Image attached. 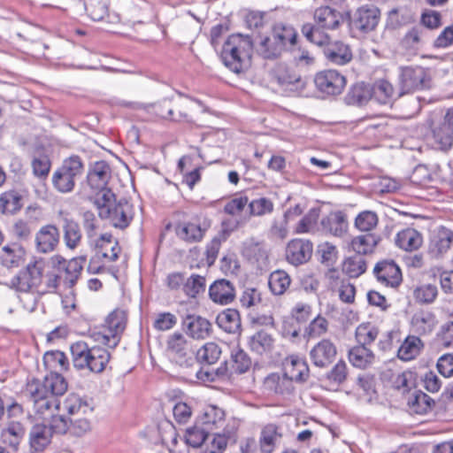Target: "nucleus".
Instances as JSON below:
<instances>
[{
    "label": "nucleus",
    "mask_w": 453,
    "mask_h": 453,
    "mask_svg": "<svg viewBox=\"0 0 453 453\" xmlns=\"http://www.w3.org/2000/svg\"><path fill=\"white\" fill-rule=\"evenodd\" d=\"M67 387L65 379L58 372L47 374L43 380L34 379L27 384L26 393L33 403L35 413L44 419L50 418L48 428L51 434H69L70 417L55 413L60 407L58 397L66 392Z\"/></svg>",
    "instance_id": "f257e3e1"
},
{
    "label": "nucleus",
    "mask_w": 453,
    "mask_h": 453,
    "mask_svg": "<svg viewBox=\"0 0 453 453\" xmlns=\"http://www.w3.org/2000/svg\"><path fill=\"white\" fill-rule=\"evenodd\" d=\"M253 42L249 35L233 34L223 45L221 59L235 73H242L250 64Z\"/></svg>",
    "instance_id": "f03ea898"
},
{
    "label": "nucleus",
    "mask_w": 453,
    "mask_h": 453,
    "mask_svg": "<svg viewBox=\"0 0 453 453\" xmlns=\"http://www.w3.org/2000/svg\"><path fill=\"white\" fill-rule=\"evenodd\" d=\"M95 205L98 211V216L102 219L108 220L115 228L124 229L133 219V205L125 199L117 201L112 191L95 197Z\"/></svg>",
    "instance_id": "7ed1b4c3"
},
{
    "label": "nucleus",
    "mask_w": 453,
    "mask_h": 453,
    "mask_svg": "<svg viewBox=\"0 0 453 453\" xmlns=\"http://www.w3.org/2000/svg\"><path fill=\"white\" fill-rule=\"evenodd\" d=\"M315 24L306 23L302 27V34L306 39L317 45H323L328 41V36L322 30H334L343 21V16L328 6L318 8L314 12Z\"/></svg>",
    "instance_id": "20e7f679"
},
{
    "label": "nucleus",
    "mask_w": 453,
    "mask_h": 453,
    "mask_svg": "<svg viewBox=\"0 0 453 453\" xmlns=\"http://www.w3.org/2000/svg\"><path fill=\"white\" fill-rule=\"evenodd\" d=\"M72 361L77 370L102 372L110 360V353L104 348L88 347L85 342H76L70 348Z\"/></svg>",
    "instance_id": "39448f33"
},
{
    "label": "nucleus",
    "mask_w": 453,
    "mask_h": 453,
    "mask_svg": "<svg viewBox=\"0 0 453 453\" xmlns=\"http://www.w3.org/2000/svg\"><path fill=\"white\" fill-rule=\"evenodd\" d=\"M297 33L294 27L286 25H276L272 34L261 39L256 47L257 52L266 59L279 57L288 44L295 45Z\"/></svg>",
    "instance_id": "423d86ee"
},
{
    "label": "nucleus",
    "mask_w": 453,
    "mask_h": 453,
    "mask_svg": "<svg viewBox=\"0 0 453 453\" xmlns=\"http://www.w3.org/2000/svg\"><path fill=\"white\" fill-rule=\"evenodd\" d=\"M88 244L96 251L88 265V271L93 274L101 273L104 270V260L115 262L121 251L118 240L109 233L100 234Z\"/></svg>",
    "instance_id": "0eeeda50"
},
{
    "label": "nucleus",
    "mask_w": 453,
    "mask_h": 453,
    "mask_svg": "<svg viewBox=\"0 0 453 453\" xmlns=\"http://www.w3.org/2000/svg\"><path fill=\"white\" fill-rule=\"evenodd\" d=\"M123 104L134 110H142L146 113L160 119L173 121H190L188 113L190 104L188 101L173 105L171 100L165 98L152 104L127 102Z\"/></svg>",
    "instance_id": "6e6552de"
},
{
    "label": "nucleus",
    "mask_w": 453,
    "mask_h": 453,
    "mask_svg": "<svg viewBox=\"0 0 453 453\" xmlns=\"http://www.w3.org/2000/svg\"><path fill=\"white\" fill-rule=\"evenodd\" d=\"M83 171V162L79 156H71L65 158L52 174L51 180L54 188L62 194L72 192L76 180L82 175Z\"/></svg>",
    "instance_id": "1a4fd4ad"
},
{
    "label": "nucleus",
    "mask_w": 453,
    "mask_h": 453,
    "mask_svg": "<svg viewBox=\"0 0 453 453\" xmlns=\"http://www.w3.org/2000/svg\"><path fill=\"white\" fill-rule=\"evenodd\" d=\"M45 263L42 259H34L12 279V287L20 292H42L41 285L43 279Z\"/></svg>",
    "instance_id": "9d476101"
},
{
    "label": "nucleus",
    "mask_w": 453,
    "mask_h": 453,
    "mask_svg": "<svg viewBox=\"0 0 453 453\" xmlns=\"http://www.w3.org/2000/svg\"><path fill=\"white\" fill-rule=\"evenodd\" d=\"M127 323L124 311L116 309L106 318L102 329L95 334L96 340L108 347L114 348L119 342Z\"/></svg>",
    "instance_id": "9b49d317"
},
{
    "label": "nucleus",
    "mask_w": 453,
    "mask_h": 453,
    "mask_svg": "<svg viewBox=\"0 0 453 453\" xmlns=\"http://www.w3.org/2000/svg\"><path fill=\"white\" fill-rule=\"evenodd\" d=\"M399 96L430 88V78L425 68L401 66L398 75Z\"/></svg>",
    "instance_id": "f8f14e48"
},
{
    "label": "nucleus",
    "mask_w": 453,
    "mask_h": 453,
    "mask_svg": "<svg viewBox=\"0 0 453 453\" xmlns=\"http://www.w3.org/2000/svg\"><path fill=\"white\" fill-rule=\"evenodd\" d=\"M380 20V11L374 5L365 4L357 8L349 17L351 31L368 34L373 31Z\"/></svg>",
    "instance_id": "ddd939ff"
},
{
    "label": "nucleus",
    "mask_w": 453,
    "mask_h": 453,
    "mask_svg": "<svg viewBox=\"0 0 453 453\" xmlns=\"http://www.w3.org/2000/svg\"><path fill=\"white\" fill-rule=\"evenodd\" d=\"M111 178L110 165L104 161H96L89 165L87 173V183L90 189L96 194V197L111 191L108 183Z\"/></svg>",
    "instance_id": "4468645a"
},
{
    "label": "nucleus",
    "mask_w": 453,
    "mask_h": 453,
    "mask_svg": "<svg viewBox=\"0 0 453 453\" xmlns=\"http://www.w3.org/2000/svg\"><path fill=\"white\" fill-rule=\"evenodd\" d=\"M317 89L328 96L340 95L346 87V78L340 72L334 69L323 70L314 76Z\"/></svg>",
    "instance_id": "2eb2a0df"
},
{
    "label": "nucleus",
    "mask_w": 453,
    "mask_h": 453,
    "mask_svg": "<svg viewBox=\"0 0 453 453\" xmlns=\"http://www.w3.org/2000/svg\"><path fill=\"white\" fill-rule=\"evenodd\" d=\"M273 80L286 93L295 94L303 91L306 82L302 77L285 65H278L273 71Z\"/></svg>",
    "instance_id": "dca6fc26"
},
{
    "label": "nucleus",
    "mask_w": 453,
    "mask_h": 453,
    "mask_svg": "<svg viewBox=\"0 0 453 453\" xmlns=\"http://www.w3.org/2000/svg\"><path fill=\"white\" fill-rule=\"evenodd\" d=\"M434 143L442 151L453 147V107L449 108L442 120L432 128Z\"/></svg>",
    "instance_id": "f3484780"
},
{
    "label": "nucleus",
    "mask_w": 453,
    "mask_h": 453,
    "mask_svg": "<svg viewBox=\"0 0 453 453\" xmlns=\"http://www.w3.org/2000/svg\"><path fill=\"white\" fill-rule=\"evenodd\" d=\"M313 243L305 239L296 238L291 240L286 248V259L293 265L307 263L312 256Z\"/></svg>",
    "instance_id": "a211bd4d"
},
{
    "label": "nucleus",
    "mask_w": 453,
    "mask_h": 453,
    "mask_svg": "<svg viewBox=\"0 0 453 453\" xmlns=\"http://www.w3.org/2000/svg\"><path fill=\"white\" fill-rule=\"evenodd\" d=\"M166 351L171 358L180 365H190L193 361L188 356V343L181 333L175 332L166 340Z\"/></svg>",
    "instance_id": "6ab92c4d"
},
{
    "label": "nucleus",
    "mask_w": 453,
    "mask_h": 453,
    "mask_svg": "<svg viewBox=\"0 0 453 453\" xmlns=\"http://www.w3.org/2000/svg\"><path fill=\"white\" fill-rule=\"evenodd\" d=\"M336 354L335 344L328 339H323L311 348L310 358L315 366L324 368L333 363Z\"/></svg>",
    "instance_id": "aec40b11"
},
{
    "label": "nucleus",
    "mask_w": 453,
    "mask_h": 453,
    "mask_svg": "<svg viewBox=\"0 0 453 453\" xmlns=\"http://www.w3.org/2000/svg\"><path fill=\"white\" fill-rule=\"evenodd\" d=\"M377 280L385 286L395 288L402 282V273L393 260L378 262L373 269Z\"/></svg>",
    "instance_id": "412c9836"
},
{
    "label": "nucleus",
    "mask_w": 453,
    "mask_h": 453,
    "mask_svg": "<svg viewBox=\"0 0 453 453\" xmlns=\"http://www.w3.org/2000/svg\"><path fill=\"white\" fill-rule=\"evenodd\" d=\"M60 234L55 225L42 226L35 234L36 251L42 254L53 252L59 243Z\"/></svg>",
    "instance_id": "4be33fe9"
},
{
    "label": "nucleus",
    "mask_w": 453,
    "mask_h": 453,
    "mask_svg": "<svg viewBox=\"0 0 453 453\" xmlns=\"http://www.w3.org/2000/svg\"><path fill=\"white\" fill-rule=\"evenodd\" d=\"M182 325L186 334L195 340H204L210 337L212 332L211 322L197 315H187Z\"/></svg>",
    "instance_id": "5701e85b"
},
{
    "label": "nucleus",
    "mask_w": 453,
    "mask_h": 453,
    "mask_svg": "<svg viewBox=\"0 0 453 453\" xmlns=\"http://www.w3.org/2000/svg\"><path fill=\"white\" fill-rule=\"evenodd\" d=\"M25 434L26 428L20 420L8 421L1 430V441L16 452L24 439Z\"/></svg>",
    "instance_id": "b1692460"
},
{
    "label": "nucleus",
    "mask_w": 453,
    "mask_h": 453,
    "mask_svg": "<svg viewBox=\"0 0 453 453\" xmlns=\"http://www.w3.org/2000/svg\"><path fill=\"white\" fill-rule=\"evenodd\" d=\"M320 226L325 233L341 237L348 230L346 214L341 211H331L321 219Z\"/></svg>",
    "instance_id": "393cba45"
},
{
    "label": "nucleus",
    "mask_w": 453,
    "mask_h": 453,
    "mask_svg": "<svg viewBox=\"0 0 453 453\" xmlns=\"http://www.w3.org/2000/svg\"><path fill=\"white\" fill-rule=\"evenodd\" d=\"M63 230V240L67 249H77L82 239V234L78 222L67 214L60 212Z\"/></svg>",
    "instance_id": "a878e982"
},
{
    "label": "nucleus",
    "mask_w": 453,
    "mask_h": 453,
    "mask_svg": "<svg viewBox=\"0 0 453 453\" xmlns=\"http://www.w3.org/2000/svg\"><path fill=\"white\" fill-rule=\"evenodd\" d=\"M324 55L326 58L333 65H343L352 59V53L349 47L342 42L324 43Z\"/></svg>",
    "instance_id": "bb28decb"
},
{
    "label": "nucleus",
    "mask_w": 453,
    "mask_h": 453,
    "mask_svg": "<svg viewBox=\"0 0 453 453\" xmlns=\"http://www.w3.org/2000/svg\"><path fill=\"white\" fill-rule=\"evenodd\" d=\"M210 298L216 303L226 305L235 298V289L232 282L222 279L214 281L209 288Z\"/></svg>",
    "instance_id": "cd10ccee"
},
{
    "label": "nucleus",
    "mask_w": 453,
    "mask_h": 453,
    "mask_svg": "<svg viewBox=\"0 0 453 453\" xmlns=\"http://www.w3.org/2000/svg\"><path fill=\"white\" fill-rule=\"evenodd\" d=\"M63 408L68 413L70 418L88 416L92 414L94 411L91 400L81 397L76 394H69L65 397L63 403Z\"/></svg>",
    "instance_id": "c85d7f7f"
},
{
    "label": "nucleus",
    "mask_w": 453,
    "mask_h": 453,
    "mask_svg": "<svg viewBox=\"0 0 453 453\" xmlns=\"http://www.w3.org/2000/svg\"><path fill=\"white\" fill-rule=\"evenodd\" d=\"M283 370L285 375L295 381L303 382L309 378V367L306 361L296 355L286 357Z\"/></svg>",
    "instance_id": "c756f323"
},
{
    "label": "nucleus",
    "mask_w": 453,
    "mask_h": 453,
    "mask_svg": "<svg viewBox=\"0 0 453 453\" xmlns=\"http://www.w3.org/2000/svg\"><path fill=\"white\" fill-rule=\"evenodd\" d=\"M52 434L48 426L44 424L34 425L28 434L31 453L42 452L50 443Z\"/></svg>",
    "instance_id": "7c9ffc66"
},
{
    "label": "nucleus",
    "mask_w": 453,
    "mask_h": 453,
    "mask_svg": "<svg viewBox=\"0 0 453 453\" xmlns=\"http://www.w3.org/2000/svg\"><path fill=\"white\" fill-rule=\"evenodd\" d=\"M453 242V232L446 227H440L433 235L429 251L434 257L446 253Z\"/></svg>",
    "instance_id": "2f4dec72"
},
{
    "label": "nucleus",
    "mask_w": 453,
    "mask_h": 453,
    "mask_svg": "<svg viewBox=\"0 0 453 453\" xmlns=\"http://www.w3.org/2000/svg\"><path fill=\"white\" fill-rule=\"evenodd\" d=\"M197 421L211 434L224 426L225 411L214 405L207 406Z\"/></svg>",
    "instance_id": "473e14b6"
},
{
    "label": "nucleus",
    "mask_w": 453,
    "mask_h": 453,
    "mask_svg": "<svg viewBox=\"0 0 453 453\" xmlns=\"http://www.w3.org/2000/svg\"><path fill=\"white\" fill-rule=\"evenodd\" d=\"M437 324L435 315L428 311H418L411 319L412 331L419 335L430 334Z\"/></svg>",
    "instance_id": "72a5a7b5"
},
{
    "label": "nucleus",
    "mask_w": 453,
    "mask_h": 453,
    "mask_svg": "<svg viewBox=\"0 0 453 453\" xmlns=\"http://www.w3.org/2000/svg\"><path fill=\"white\" fill-rule=\"evenodd\" d=\"M207 228L208 226H202L196 222H183L176 226L175 233L179 238L185 242H196L203 238Z\"/></svg>",
    "instance_id": "f704fd0d"
},
{
    "label": "nucleus",
    "mask_w": 453,
    "mask_h": 453,
    "mask_svg": "<svg viewBox=\"0 0 453 453\" xmlns=\"http://www.w3.org/2000/svg\"><path fill=\"white\" fill-rule=\"evenodd\" d=\"M395 244L405 251L418 250L423 243V237L414 228H405L400 231L395 236Z\"/></svg>",
    "instance_id": "c9c22d12"
},
{
    "label": "nucleus",
    "mask_w": 453,
    "mask_h": 453,
    "mask_svg": "<svg viewBox=\"0 0 453 453\" xmlns=\"http://www.w3.org/2000/svg\"><path fill=\"white\" fill-rule=\"evenodd\" d=\"M349 363L358 369H366L370 367L375 359L373 352L363 345H357L349 350L348 354Z\"/></svg>",
    "instance_id": "e433bc0d"
},
{
    "label": "nucleus",
    "mask_w": 453,
    "mask_h": 453,
    "mask_svg": "<svg viewBox=\"0 0 453 453\" xmlns=\"http://www.w3.org/2000/svg\"><path fill=\"white\" fill-rule=\"evenodd\" d=\"M25 254V250L18 244L6 245L0 251V263L6 268L19 267Z\"/></svg>",
    "instance_id": "4c0bfd02"
},
{
    "label": "nucleus",
    "mask_w": 453,
    "mask_h": 453,
    "mask_svg": "<svg viewBox=\"0 0 453 453\" xmlns=\"http://www.w3.org/2000/svg\"><path fill=\"white\" fill-rule=\"evenodd\" d=\"M217 325L228 334H236L241 329L240 313L235 309H226L218 314Z\"/></svg>",
    "instance_id": "58836bf2"
},
{
    "label": "nucleus",
    "mask_w": 453,
    "mask_h": 453,
    "mask_svg": "<svg viewBox=\"0 0 453 453\" xmlns=\"http://www.w3.org/2000/svg\"><path fill=\"white\" fill-rule=\"evenodd\" d=\"M85 262L86 257L81 256L72 258L65 264V266L63 267L60 273H64V276L62 275V278L64 284L67 288H72L77 282L82 272Z\"/></svg>",
    "instance_id": "ea45409f"
},
{
    "label": "nucleus",
    "mask_w": 453,
    "mask_h": 453,
    "mask_svg": "<svg viewBox=\"0 0 453 453\" xmlns=\"http://www.w3.org/2000/svg\"><path fill=\"white\" fill-rule=\"evenodd\" d=\"M320 210L319 208H311L309 211L297 222L294 228L296 234H314L319 231V219Z\"/></svg>",
    "instance_id": "a19ab883"
},
{
    "label": "nucleus",
    "mask_w": 453,
    "mask_h": 453,
    "mask_svg": "<svg viewBox=\"0 0 453 453\" xmlns=\"http://www.w3.org/2000/svg\"><path fill=\"white\" fill-rule=\"evenodd\" d=\"M274 340L271 334L259 330L250 337L249 347L251 351L263 355L273 349Z\"/></svg>",
    "instance_id": "79ce46f5"
},
{
    "label": "nucleus",
    "mask_w": 453,
    "mask_h": 453,
    "mask_svg": "<svg viewBox=\"0 0 453 453\" xmlns=\"http://www.w3.org/2000/svg\"><path fill=\"white\" fill-rule=\"evenodd\" d=\"M424 344L419 337L415 335H409L401 344L397 351V357L403 361H411L416 358Z\"/></svg>",
    "instance_id": "37998d69"
},
{
    "label": "nucleus",
    "mask_w": 453,
    "mask_h": 453,
    "mask_svg": "<svg viewBox=\"0 0 453 453\" xmlns=\"http://www.w3.org/2000/svg\"><path fill=\"white\" fill-rule=\"evenodd\" d=\"M371 98H372L371 88L365 83H357L350 88L344 100L349 105L362 106Z\"/></svg>",
    "instance_id": "c03bdc74"
},
{
    "label": "nucleus",
    "mask_w": 453,
    "mask_h": 453,
    "mask_svg": "<svg viewBox=\"0 0 453 453\" xmlns=\"http://www.w3.org/2000/svg\"><path fill=\"white\" fill-rule=\"evenodd\" d=\"M293 381L295 380L286 376L285 373L282 377L273 373L266 377L265 383L269 389L273 390L276 394L290 395L295 389Z\"/></svg>",
    "instance_id": "a18cd8bd"
},
{
    "label": "nucleus",
    "mask_w": 453,
    "mask_h": 453,
    "mask_svg": "<svg viewBox=\"0 0 453 453\" xmlns=\"http://www.w3.org/2000/svg\"><path fill=\"white\" fill-rule=\"evenodd\" d=\"M379 240V236L372 233L358 235L352 239L351 247L357 252V255L363 256L372 252Z\"/></svg>",
    "instance_id": "49530a36"
},
{
    "label": "nucleus",
    "mask_w": 453,
    "mask_h": 453,
    "mask_svg": "<svg viewBox=\"0 0 453 453\" xmlns=\"http://www.w3.org/2000/svg\"><path fill=\"white\" fill-rule=\"evenodd\" d=\"M281 438V434L278 432V428L274 425L265 426L260 436V448L265 453H271L273 451L276 443Z\"/></svg>",
    "instance_id": "de8ad7c7"
},
{
    "label": "nucleus",
    "mask_w": 453,
    "mask_h": 453,
    "mask_svg": "<svg viewBox=\"0 0 453 453\" xmlns=\"http://www.w3.org/2000/svg\"><path fill=\"white\" fill-rule=\"evenodd\" d=\"M291 280L289 275L282 270L273 272L268 280V285L273 294L280 296L289 288Z\"/></svg>",
    "instance_id": "09e8293b"
},
{
    "label": "nucleus",
    "mask_w": 453,
    "mask_h": 453,
    "mask_svg": "<svg viewBox=\"0 0 453 453\" xmlns=\"http://www.w3.org/2000/svg\"><path fill=\"white\" fill-rule=\"evenodd\" d=\"M434 404V400L423 392H415L408 400L411 411L417 414L427 413Z\"/></svg>",
    "instance_id": "8fccbe9b"
},
{
    "label": "nucleus",
    "mask_w": 453,
    "mask_h": 453,
    "mask_svg": "<svg viewBox=\"0 0 453 453\" xmlns=\"http://www.w3.org/2000/svg\"><path fill=\"white\" fill-rule=\"evenodd\" d=\"M371 89L372 97L381 104L390 103L394 96L393 85L386 80H380L376 81Z\"/></svg>",
    "instance_id": "3c124183"
},
{
    "label": "nucleus",
    "mask_w": 453,
    "mask_h": 453,
    "mask_svg": "<svg viewBox=\"0 0 453 453\" xmlns=\"http://www.w3.org/2000/svg\"><path fill=\"white\" fill-rule=\"evenodd\" d=\"M43 364L47 369L59 372L66 371L69 366L66 356L59 350L46 352L43 356Z\"/></svg>",
    "instance_id": "603ef678"
},
{
    "label": "nucleus",
    "mask_w": 453,
    "mask_h": 453,
    "mask_svg": "<svg viewBox=\"0 0 453 453\" xmlns=\"http://www.w3.org/2000/svg\"><path fill=\"white\" fill-rule=\"evenodd\" d=\"M343 272L350 278H357L366 271V261L362 255L347 258L342 266Z\"/></svg>",
    "instance_id": "864d4df0"
},
{
    "label": "nucleus",
    "mask_w": 453,
    "mask_h": 453,
    "mask_svg": "<svg viewBox=\"0 0 453 453\" xmlns=\"http://www.w3.org/2000/svg\"><path fill=\"white\" fill-rule=\"evenodd\" d=\"M379 217L373 211H363L355 219V227L361 232H372L377 226Z\"/></svg>",
    "instance_id": "5fc2aeb1"
},
{
    "label": "nucleus",
    "mask_w": 453,
    "mask_h": 453,
    "mask_svg": "<svg viewBox=\"0 0 453 453\" xmlns=\"http://www.w3.org/2000/svg\"><path fill=\"white\" fill-rule=\"evenodd\" d=\"M209 434L210 433L196 421L193 426L187 429L185 435L186 442L193 448H199L203 445Z\"/></svg>",
    "instance_id": "6e6d98bb"
},
{
    "label": "nucleus",
    "mask_w": 453,
    "mask_h": 453,
    "mask_svg": "<svg viewBox=\"0 0 453 453\" xmlns=\"http://www.w3.org/2000/svg\"><path fill=\"white\" fill-rule=\"evenodd\" d=\"M221 354L219 346L215 342H207L196 353V359L201 363L212 365L218 361Z\"/></svg>",
    "instance_id": "4d7b16f0"
},
{
    "label": "nucleus",
    "mask_w": 453,
    "mask_h": 453,
    "mask_svg": "<svg viewBox=\"0 0 453 453\" xmlns=\"http://www.w3.org/2000/svg\"><path fill=\"white\" fill-rule=\"evenodd\" d=\"M378 334L379 329L370 323L359 325L355 334L358 345L365 347L373 342L378 337Z\"/></svg>",
    "instance_id": "13d9d810"
},
{
    "label": "nucleus",
    "mask_w": 453,
    "mask_h": 453,
    "mask_svg": "<svg viewBox=\"0 0 453 453\" xmlns=\"http://www.w3.org/2000/svg\"><path fill=\"white\" fill-rule=\"evenodd\" d=\"M243 253L256 261H265L267 258V251L263 242L255 238L248 239L243 242Z\"/></svg>",
    "instance_id": "bf43d9fd"
},
{
    "label": "nucleus",
    "mask_w": 453,
    "mask_h": 453,
    "mask_svg": "<svg viewBox=\"0 0 453 453\" xmlns=\"http://www.w3.org/2000/svg\"><path fill=\"white\" fill-rule=\"evenodd\" d=\"M438 295V289L435 285L424 284L414 289L413 296L415 300L420 303H433Z\"/></svg>",
    "instance_id": "052dcab7"
},
{
    "label": "nucleus",
    "mask_w": 453,
    "mask_h": 453,
    "mask_svg": "<svg viewBox=\"0 0 453 453\" xmlns=\"http://www.w3.org/2000/svg\"><path fill=\"white\" fill-rule=\"evenodd\" d=\"M88 15L95 21L102 20L108 12L107 4L104 0H89L85 3Z\"/></svg>",
    "instance_id": "680f3d73"
},
{
    "label": "nucleus",
    "mask_w": 453,
    "mask_h": 453,
    "mask_svg": "<svg viewBox=\"0 0 453 453\" xmlns=\"http://www.w3.org/2000/svg\"><path fill=\"white\" fill-rule=\"evenodd\" d=\"M261 293L254 287H246L240 296V303L242 308L251 309L261 303Z\"/></svg>",
    "instance_id": "e2e57ef3"
},
{
    "label": "nucleus",
    "mask_w": 453,
    "mask_h": 453,
    "mask_svg": "<svg viewBox=\"0 0 453 453\" xmlns=\"http://www.w3.org/2000/svg\"><path fill=\"white\" fill-rule=\"evenodd\" d=\"M183 290L187 296L196 297L205 290V279L203 276L193 274L184 283Z\"/></svg>",
    "instance_id": "0e129e2a"
},
{
    "label": "nucleus",
    "mask_w": 453,
    "mask_h": 453,
    "mask_svg": "<svg viewBox=\"0 0 453 453\" xmlns=\"http://www.w3.org/2000/svg\"><path fill=\"white\" fill-rule=\"evenodd\" d=\"M232 369L235 373H244L250 368L251 359L242 349L232 352Z\"/></svg>",
    "instance_id": "69168bd1"
},
{
    "label": "nucleus",
    "mask_w": 453,
    "mask_h": 453,
    "mask_svg": "<svg viewBox=\"0 0 453 453\" xmlns=\"http://www.w3.org/2000/svg\"><path fill=\"white\" fill-rule=\"evenodd\" d=\"M91 430V423L87 416L70 418L69 434L81 437Z\"/></svg>",
    "instance_id": "338daca9"
},
{
    "label": "nucleus",
    "mask_w": 453,
    "mask_h": 453,
    "mask_svg": "<svg viewBox=\"0 0 453 453\" xmlns=\"http://www.w3.org/2000/svg\"><path fill=\"white\" fill-rule=\"evenodd\" d=\"M251 216H263L273 211V203L266 197H260L249 203Z\"/></svg>",
    "instance_id": "774afa93"
}]
</instances>
